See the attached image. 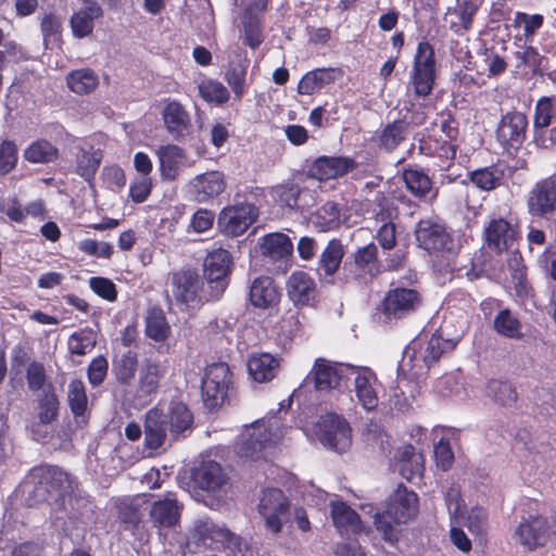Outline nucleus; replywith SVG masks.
<instances>
[{"label": "nucleus", "mask_w": 556, "mask_h": 556, "mask_svg": "<svg viewBox=\"0 0 556 556\" xmlns=\"http://www.w3.org/2000/svg\"><path fill=\"white\" fill-rule=\"evenodd\" d=\"M74 173L91 184L103 160V150L91 141H81L74 147Z\"/></svg>", "instance_id": "13"}, {"label": "nucleus", "mask_w": 556, "mask_h": 556, "mask_svg": "<svg viewBox=\"0 0 556 556\" xmlns=\"http://www.w3.org/2000/svg\"><path fill=\"white\" fill-rule=\"evenodd\" d=\"M408 128L409 124L401 119L388 124L380 135L381 146L388 151L395 149L405 139Z\"/></svg>", "instance_id": "46"}, {"label": "nucleus", "mask_w": 556, "mask_h": 556, "mask_svg": "<svg viewBox=\"0 0 556 556\" xmlns=\"http://www.w3.org/2000/svg\"><path fill=\"white\" fill-rule=\"evenodd\" d=\"M202 285V279L194 269H181L173 274V294L178 302L188 306L198 305L204 298L201 294Z\"/></svg>", "instance_id": "14"}, {"label": "nucleus", "mask_w": 556, "mask_h": 556, "mask_svg": "<svg viewBox=\"0 0 556 556\" xmlns=\"http://www.w3.org/2000/svg\"><path fill=\"white\" fill-rule=\"evenodd\" d=\"M257 215V208L253 204L230 205L222 210L217 225L224 235L238 237L249 229Z\"/></svg>", "instance_id": "9"}, {"label": "nucleus", "mask_w": 556, "mask_h": 556, "mask_svg": "<svg viewBox=\"0 0 556 556\" xmlns=\"http://www.w3.org/2000/svg\"><path fill=\"white\" fill-rule=\"evenodd\" d=\"M407 189L417 197H426L432 191L430 178L417 169H407L403 174Z\"/></svg>", "instance_id": "49"}, {"label": "nucleus", "mask_w": 556, "mask_h": 556, "mask_svg": "<svg viewBox=\"0 0 556 556\" xmlns=\"http://www.w3.org/2000/svg\"><path fill=\"white\" fill-rule=\"evenodd\" d=\"M279 367V359L269 353L254 354L248 361L249 374L257 382L271 380Z\"/></svg>", "instance_id": "32"}, {"label": "nucleus", "mask_w": 556, "mask_h": 556, "mask_svg": "<svg viewBox=\"0 0 556 556\" xmlns=\"http://www.w3.org/2000/svg\"><path fill=\"white\" fill-rule=\"evenodd\" d=\"M287 295L295 306L313 305L316 300V283L304 271L292 273L286 282Z\"/></svg>", "instance_id": "19"}, {"label": "nucleus", "mask_w": 556, "mask_h": 556, "mask_svg": "<svg viewBox=\"0 0 556 556\" xmlns=\"http://www.w3.org/2000/svg\"><path fill=\"white\" fill-rule=\"evenodd\" d=\"M170 328L161 309H151L146 320V333L154 341H164L169 334Z\"/></svg>", "instance_id": "45"}, {"label": "nucleus", "mask_w": 556, "mask_h": 556, "mask_svg": "<svg viewBox=\"0 0 556 556\" xmlns=\"http://www.w3.org/2000/svg\"><path fill=\"white\" fill-rule=\"evenodd\" d=\"M331 517L340 533H358L362 522L358 515L343 502L331 503Z\"/></svg>", "instance_id": "34"}, {"label": "nucleus", "mask_w": 556, "mask_h": 556, "mask_svg": "<svg viewBox=\"0 0 556 556\" xmlns=\"http://www.w3.org/2000/svg\"><path fill=\"white\" fill-rule=\"evenodd\" d=\"M40 29L43 36L45 46L61 41L62 23L55 14H46L40 22Z\"/></svg>", "instance_id": "55"}, {"label": "nucleus", "mask_w": 556, "mask_h": 556, "mask_svg": "<svg viewBox=\"0 0 556 556\" xmlns=\"http://www.w3.org/2000/svg\"><path fill=\"white\" fill-rule=\"evenodd\" d=\"M389 509L393 513L397 522H406L418 511L417 495L400 485L391 498Z\"/></svg>", "instance_id": "30"}, {"label": "nucleus", "mask_w": 556, "mask_h": 556, "mask_svg": "<svg viewBox=\"0 0 556 556\" xmlns=\"http://www.w3.org/2000/svg\"><path fill=\"white\" fill-rule=\"evenodd\" d=\"M494 330L508 339H521L522 325L520 320L507 308L497 313L493 320Z\"/></svg>", "instance_id": "40"}, {"label": "nucleus", "mask_w": 556, "mask_h": 556, "mask_svg": "<svg viewBox=\"0 0 556 556\" xmlns=\"http://www.w3.org/2000/svg\"><path fill=\"white\" fill-rule=\"evenodd\" d=\"M514 540L527 551H534L544 546L547 539V523L541 516H530L522 519L516 527Z\"/></svg>", "instance_id": "15"}, {"label": "nucleus", "mask_w": 556, "mask_h": 556, "mask_svg": "<svg viewBox=\"0 0 556 556\" xmlns=\"http://www.w3.org/2000/svg\"><path fill=\"white\" fill-rule=\"evenodd\" d=\"M435 60L434 51L430 43L424 41L417 46L414 56V65L410 73V83L417 96H428L434 84Z\"/></svg>", "instance_id": "5"}, {"label": "nucleus", "mask_w": 556, "mask_h": 556, "mask_svg": "<svg viewBox=\"0 0 556 556\" xmlns=\"http://www.w3.org/2000/svg\"><path fill=\"white\" fill-rule=\"evenodd\" d=\"M103 10L96 3L90 2L80 8L70 18V27L75 38L81 39L90 36L94 28V21L102 17Z\"/></svg>", "instance_id": "27"}, {"label": "nucleus", "mask_w": 556, "mask_h": 556, "mask_svg": "<svg viewBox=\"0 0 556 556\" xmlns=\"http://www.w3.org/2000/svg\"><path fill=\"white\" fill-rule=\"evenodd\" d=\"M194 485L208 493H225L229 488V477L216 462H203L192 473Z\"/></svg>", "instance_id": "17"}, {"label": "nucleus", "mask_w": 556, "mask_h": 556, "mask_svg": "<svg viewBox=\"0 0 556 556\" xmlns=\"http://www.w3.org/2000/svg\"><path fill=\"white\" fill-rule=\"evenodd\" d=\"M137 370V355L128 351L114 362L113 371L121 383H129Z\"/></svg>", "instance_id": "50"}, {"label": "nucleus", "mask_w": 556, "mask_h": 556, "mask_svg": "<svg viewBox=\"0 0 556 556\" xmlns=\"http://www.w3.org/2000/svg\"><path fill=\"white\" fill-rule=\"evenodd\" d=\"M31 479L37 502L46 501L47 494L56 493L62 495L72 489L70 476L51 466L36 468L31 472Z\"/></svg>", "instance_id": "10"}, {"label": "nucleus", "mask_w": 556, "mask_h": 556, "mask_svg": "<svg viewBox=\"0 0 556 556\" xmlns=\"http://www.w3.org/2000/svg\"><path fill=\"white\" fill-rule=\"evenodd\" d=\"M189 187L198 202L206 203L224 192L226 181L224 174L212 170L192 178Z\"/></svg>", "instance_id": "20"}, {"label": "nucleus", "mask_w": 556, "mask_h": 556, "mask_svg": "<svg viewBox=\"0 0 556 556\" xmlns=\"http://www.w3.org/2000/svg\"><path fill=\"white\" fill-rule=\"evenodd\" d=\"M400 473L407 480L420 478L424 472V456L413 446L400 448L395 456Z\"/></svg>", "instance_id": "33"}, {"label": "nucleus", "mask_w": 556, "mask_h": 556, "mask_svg": "<svg viewBox=\"0 0 556 556\" xmlns=\"http://www.w3.org/2000/svg\"><path fill=\"white\" fill-rule=\"evenodd\" d=\"M279 296L280 294L270 277H257L250 287V301L256 307L269 308L278 303Z\"/></svg>", "instance_id": "31"}, {"label": "nucleus", "mask_w": 556, "mask_h": 556, "mask_svg": "<svg viewBox=\"0 0 556 556\" xmlns=\"http://www.w3.org/2000/svg\"><path fill=\"white\" fill-rule=\"evenodd\" d=\"M419 342H413L404 352V358H415L421 361L426 367L432 366L439 361L446 348H453L450 341L443 340L439 336H432L425 346H419Z\"/></svg>", "instance_id": "25"}, {"label": "nucleus", "mask_w": 556, "mask_h": 556, "mask_svg": "<svg viewBox=\"0 0 556 556\" xmlns=\"http://www.w3.org/2000/svg\"><path fill=\"white\" fill-rule=\"evenodd\" d=\"M320 442L339 453L345 452L351 446V428L345 419L336 414H328L323 418Z\"/></svg>", "instance_id": "11"}, {"label": "nucleus", "mask_w": 556, "mask_h": 556, "mask_svg": "<svg viewBox=\"0 0 556 556\" xmlns=\"http://www.w3.org/2000/svg\"><path fill=\"white\" fill-rule=\"evenodd\" d=\"M161 175L166 180H175L185 166V152L175 144L162 146L156 150Z\"/></svg>", "instance_id": "29"}, {"label": "nucleus", "mask_w": 556, "mask_h": 556, "mask_svg": "<svg viewBox=\"0 0 556 556\" xmlns=\"http://www.w3.org/2000/svg\"><path fill=\"white\" fill-rule=\"evenodd\" d=\"M556 112V102L552 99H541L535 106L534 126L535 128H546L554 117Z\"/></svg>", "instance_id": "59"}, {"label": "nucleus", "mask_w": 556, "mask_h": 556, "mask_svg": "<svg viewBox=\"0 0 556 556\" xmlns=\"http://www.w3.org/2000/svg\"><path fill=\"white\" fill-rule=\"evenodd\" d=\"M543 16L541 14L529 15L523 12H518L515 15L514 24L518 27H523V35L526 40L532 38L535 31L543 25Z\"/></svg>", "instance_id": "61"}, {"label": "nucleus", "mask_w": 556, "mask_h": 556, "mask_svg": "<svg viewBox=\"0 0 556 556\" xmlns=\"http://www.w3.org/2000/svg\"><path fill=\"white\" fill-rule=\"evenodd\" d=\"M355 167V162L346 156H320L309 168L311 176L318 180H329L343 176Z\"/></svg>", "instance_id": "23"}, {"label": "nucleus", "mask_w": 556, "mask_h": 556, "mask_svg": "<svg viewBox=\"0 0 556 556\" xmlns=\"http://www.w3.org/2000/svg\"><path fill=\"white\" fill-rule=\"evenodd\" d=\"M354 378V389L356 397L362 406L371 410L378 405V396L375 389L377 382L376 375L367 367H354L350 371V378Z\"/></svg>", "instance_id": "22"}, {"label": "nucleus", "mask_w": 556, "mask_h": 556, "mask_svg": "<svg viewBox=\"0 0 556 556\" xmlns=\"http://www.w3.org/2000/svg\"><path fill=\"white\" fill-rule=\"evenodd\" d=\"M483 235L486 248L502 254L513 249L519 237V225L513 217L492 215L484 226Z\"/></svg>", "instance_id": "4"}, {"label": "nucleus", "mask_w": 556, "mask_h": 556, "mask_svg": "<svg viewBox=\"0 0 556 556\" xmlns=\"http://www.w3.org/2000/svg\"><path fill=\"white\" fill-rule=\"evenodd\" d=\"M532 215L544 216L556 210V185L553 181H543L532 190L528 201Z\"/></svg>", "instance_id": "28"}, {"label": "nucleus", "mask_w": 556, "mask_h": 556, "mask_svg": "<svg viewBox=\"0 0 556 556\" xmlns=\"http://www.w3.org/2000/svg\"><path fill=\"white\" fill-rule=\"evenodd\" d=\"M351 370V365L317 358L306 379L314 383L317 391L340 390L346 386Z\"/></svg>", "instance_id": "8"}, {"label": "nucleus", "mask_w": 556, "mask_h": 556, "mask_svg": "<svg viewBox=\"0 0 556 556\" xmlns=\"http://www.w3.org/2000/svg\"><path fill=\"white\" fill-rule=\"evenodd\" d=\"M152 189V180L150 176H139L130 186L129 195L136 203H142Z\"/></svg>", "instance_id": "64"}, {"label": "nucleus", "mask_w": 556, "mask_h": 556, "mask_svg": "<svg viewBox=\"0 0 556 556\" xmlns=\"http://www.w3.org/2000/svg\"><path fill=\"white\" fill-rule=\"evenodd\" d=\"M271 195L280 206L294 208L298 205L300 188L296 185H279L271 189Z\"/></svg>", "instance_id": "57"}, {"label": "nucleus", "mask_w": 556, "mask_h": 556, "mask_svg": "<svg viewBox=\"0 0 556 556\" xmlns=\"http://www.w3.org/2000/svg\"><path fill=\"white\" fill-rule=\"evenodd\" d=\"M291 503L285 493L277 488L264 489L258 497L256 511L266 531L273 535L282 532L283 526L291 515Z\"/></svg>", "instance_id": "3"}, {"label": "nucleus", "mask_w": 556, "mask_h": 556, "mask_svg": "<svg viewBox=\"0 0 556 556\" xmlns=\"http://www.w3.org/2000/svg\"><path fill=\"white\" fill-rule=\"evenodd\" d=\"M245 75L247 65L241 62L231 64L226 73V81L238 99L244 93Z\"/></svg>", "instance_id": "58"}, {"label": "nucleus", "mask_w": 556, "mask_h": 556, "mask_svg": "<svg viewBox=\"0 0 556 556\" xmlns=\"http://www.w3.org/2000/svg\"><path fill=\"white\" fill-rule=\"evenodd\" d=\"M422 302L420 293L410 288L391 289L383 300V313L388 317L403 318L414 313Z\"/></svg>", "instance_id": "12"}, {"label": "nucleus", "mask_w": 556, "mask_h": 556, "mask_svg": "<svg viewBox=\"0 0 556 556\" xmlns=\"http://www.w3.org/2000/svg\"><path fill=\"white\" fill-rule=\"evenodd\" d=\"M527 116L520 112L505 114L496 129V138L504 146L521 144L526 138Z\"/></svg>", "instance_id": "21"}, {"label": "nucleus", "mask_w": 556, "mask_h": 556, "mask_svg": "<svg viewBox=\"0 0 556 556\" xmlns=\"http://www.w3.org/2000/svg\"><path fill=\"white\" fill-rule=\"evenodd\" d=\"M230 384V370L224 363L212 364L206 367L202 380V399L204 405L214 409L226 400Z\"/></svg>", "instance_id": "6"}, {"label": "nucleus", "mask_w": 556, "mask_h": 556, "mask_svg": "<svg viewBox=\"0 0 556 556\" xmlns=\"http://www.w3.org/2000/svg\"><path fill=\"white\" fill-rule=\"evenodd\" d=\"M342 257V244L337 240H332L328 243L325 251L320 255V268L325 271L326 275L331 276L338 270Z\"/></svg>", "instance_id": "48"}, {"label": "nucleus", "mask_w": 556, "mask_h": 556, "mask_svg": "<svg viewBox=\"0 0 556 556\" xmlns=\"http://www.w3.org/2000/svg\"><path fill=\"white\" fill-rule=\"evenodd\" d=\"M181 509L182 505L172 493H168L163 498L152 503L149 516L156 529H169L179 523Z\"/></svg>", "instance_id": "18"}, {"label": "nucleus", "mask_w": 556, "mask_h": 556, "mask_svg": "<svg viewBox=\"0 0 556 556\" xmlns=\"http://www.w3.org/2000/svg\"><path fill=\"white\" fill-rule=\"evenodd\" d=\"M89 286L99 296L108 301H114L117 296L115 285L108 278L92 277Z\"/></svg>", "instance_id": "63"}, {"label": "nucleus", "mask_w": 556, "mask_h": 556, "mask_svg": "<svg viewBox=\"0 0 556 556\" xmlns=\"http://www.w3.org/2000/svg\"><path fill=\"white\" fill-rule=\"evenodd\" d=\"M260 248L262 254L274 260L288 256L293 251V244L289 237L285 233L274 232L264 236L261 239Z\"/></svg>", "instance_id": "36"}, {"label": "nucleus", "mask_w": 556, "mask_h": 556, "mask_svg": "<svg viewBox=\"0 0 556 556\" xmlns=\"http://www.w3.org/2000/svg\"><path fill=\"white\" fill-rule=\"evenodd\" d=\"M377 530L382 533L383 539L389 542H394L397 539V531L395 525L399 522L394 519L393 513L388 508L382 514H377L375 518Z\"/></svg>", "instance_id": "60"}, {"label": "nucleus", "mask_w": 556, "mask_h": 556, "mask_svg": "<svg viewBox=\"0 0 556 556\" xmlns=\"http://www.w3.org/2000/svg\"><path fill=\"white\" fill-rule=\"evenodd\" d=\"M25 159L33 163H49L58 159V149L47 140H37L25 150Z\"/></svg>", "instance_id": "47"}, {"label": "nucleus", "mask_w": 556, "mask_h": 556, "mask_svg": "<svg viewBox=\"0 0 556 556\" xmlns=\"http://www.w3.org/2000/svg\"><path fill=\"white\" fill-rule=\"evenodd\" d=\"M336 74H340V71L334 68H317L308 72L300 80L298 91L301 94H313L326 85L334 81Z\"/></svg>", "instance_id": "35"}, {"label": "nucleus", "mask_w": 556, "mask_h": 556, "mask_svg": "<svg viewBox=\"0 0 556 556\" xmlns=\"http://www.w3.org/2000/svg\"><path fill=\"white\" fill-rule=\"evenodd\" d=\"M278 421L260 420L245 429L237 451L241 457L251 460L266 458V452L280 439Z\"/></svg>", "instance_id": "2"}, {"label": "nucleus", "mask_w": 556, "mask_h": 556, "mask_svg": "<svg viewBox=\"0 0 556 556\" xmlns=\"http://www.w3.org/2000/svg\"><path fill=\"white\" fill-rule=\"evenodd\" d=\"M200 96L210 103L223 104L229 100L226 87L217 80H206L199 85Z\"/></svg>", "instance_id": "52"}, {"label": "nucleus", "mask_w": 556, "mask_h": 556, "mask_svg": "<svg viewBox=\"0 0 556 556\" xmlns=\"http://www.w3.org/2000/svg\"><path fill=\"white\" fill-rule=\"evenodd\" d=\"M167 415L157 408H152L146 414L144 443L149 450H157L166 441Z\"/></svg>", "instance_id": "26"}, {"label": "nucleus", "mask_w": 556, "mask_h": 556, "mask_svg": "<svg viewBox=\"0 0 556 556\" xmlns=\"http://www.w3.org/2000/svg\"><path fill=\"white\" fill-rule=\"evenodd\" d=\"M96 345V336L91 329L74 332L68 339V350L76 355H85Z\"/></svg>", "instance_id": "53"}, {"label": "nucleus", "mask_w": 556, "mask_h": 556, "mask_svg": "<svg viewBox=\"0 0 556 556\" xmlns=\"http://www.w3.org/2000/svg\"><path fill=\"white\" fill-rule=\"evenodd\" d=\"M38 419L41 425L51 424L58 416L59 400L54 387L48 384L43 392L38 396Z\"/></svg>", "instance_id": "41"}, {"label": "nucleus", "mask_w": 556, "mask_h": 556, "mask_svg": "<svg viewBox=\"0 0 556 556\" xmlns=\"http://www.w3.org/2000/svg\"><path fill=\"white\" fill-rule=\"evenodd\" d=\"M477 10L478 5L471 0L459 2L456 9L447 13L451 29L455 33L469 29Z\"/></svg>", "instance_id": "39"}, {"label": "nucleus", "mask_w": 556, "mask_h": 556, "mask_svg": "<svg viewBox=\"0 0 556 556\" xmlns=\"http://www.w3.org/2000/svg\"><path fill=\"white\" fill-rule=\"evenodd\" d=\"M503 176L504 173L501 169L494 166H489L471 172L469 174V179L479 189L490 191L500 186Z\"/></svg>", "instance_id": "44"}, {"label": "nucleus", "mask_w": 556, "mask_h": 556, "mask_svg": "<svg viewBox=\"0 0 556 556\" xmlns=\"http://www.w3.org/2000/svg\"><path fill=\"white\" fill-rule=\"evenodd\" d=\"M243 546L241 538L208 517L193 520L186 533L185 548L190 553L227 548L237 554L242 552Z\"/></svg>", "instance_id": "1"}, {"label": "nucleus", "mask_w": 556, "mask_h": 556, "mask_svg": "<svg viewBox=\"0 0 556 556\" xmlns=\"http://www.w3.org/2000/svg\"><path fill=\"white\" fill-rule=\"evenodd\" d=\"M162 118L167 132L174 138L179 139L188 135L191 127L189 113L176 100L166 101L162 110Z\"/></svg>", "instance_id": "24"}, {"label": "nucleus", "mask_w": 556, "mask_h": 556, "mask_svg": "<svg viewBox=\"0 0 556 556\" xmlns=\"http://www.w3.org/2000/svg\"><path fill=\"white\" fill-rule=\"evenodd\" d=\"M485 395L501 406H511L517 401L515 388L507 381L490 380L486 384Z\"/></svg>", "instance_id": "42"}, {"label": "nucleus", "mask_w": 556, "mask_h": 556, "mask_svg": "<svg viewBox=\"0 0 556 556\" xmlns=\"http://www.w3.org/2000/svg\"><path fill=\"white\" fill-rule=\"evenodd\" d=\"M231 266L232 257L227 250L216 249L207 254L204 260V277L211 291L206 300H215L223 294Z\"/></svg>", "instance_id": "7"}, {"label": "nucleus", "mask_w": 556, "mask_h": 556, "mask_svg": "<svg viewBox=\"0 0 556 556\" xmlns=\"http://www.w3.org/2000/svg\"><path fill=\"white\" fill-rule=\"evenodd\" d=\"M312 224L320 231H329L338 228L341 224L338 205L334 202L325 203L312 216Z\"/></svg>", "instance_id": "43"}, {"label": "nucleus", "mask_w": 556, "mask_h": 556, "mask_svg": "<svg viewBox=\"0 0 556 556\" xmlns=\"http://www.w3.org/2000/svg\"><path fill=\"white\" fill-rule=\"evenodd\" d=\"M167 415V425L173 437L191 429L193 415L184 403H173Z\"/></svg>", "instance_id": "38"}, {"label": "nucleus", "mask_w": 556, "mask_h": 556, "mask_svg": "<svg viewBox=\"0 0 556 556\" xmlns=\"http://www.w3.org/2000/svg\"><path fill=\"white\" fill-rule=\"evenodd\" d=\"M26 382L28 389L33 392H37L47 388L48 377L46 374L45 366L39 362H30L26 367Z\"/></svg>", "instance_id": "56"}, {"label": "nucleus", "mask_w": 556, "mask_h": 556, "mask_svg": "<svg viewBox=\"0 0 556 556\" xmlns=\"http://www.w3.org/2000/svg\"><path fill=\"white\" fill-rule=\"evenodd\" d=\"M415 233L419 245L429 252H451L454 249L453 240L445 228L429 219L420 220Z\"/></svg>", "instance_id": "16"}, {"label": "nucleus", "mask_w": 556, "mask_h": 556, "mask_svg": "<svg viewBox=\"0 0 556 556\" xmlns=\"http://www.w3.org/2000/svg\"><path fill=\"white\" fill-rule=\"evenodd\" d=\"M67 87L77 94H88L99 85V76L90 68L72 71L66 76Z\"/></svg>", "instance_id": "37"}, {"label": "nucleus", "mask_w": 556, "mask_h": 556, "mask_svg": "<svg viewBox=\"0 0 556 556\" xmlns=\"http://www.w3.org/2000/svg\"><path fill=\"white\" fill-rule=\"evenodd\" d=\"M164 370L162 366L152 361L147 359L140 369V386L146 392H152L156 389Z\"/></svg>", "instance_id": "51"}, {"label": "nucleus", "mask_w": 556, "mask_h": 556, "mask_svg": "<svg viewBox=\"0 0 556 556\" xmlns=\"http://www.w3.org/2000/svg\"><path fill=\"white\" fill-rule=\"evenodd\" d=\"M67 401L74 415L80 416L85 413L88 400L83 381H71L68 384Z\"/></svg>", "instance_id": "54"}, {"label": "nucleus", "mask_w": 556, "mask_h": 556, "mask_svg": "<svg viewBox=\"0 0 556 556\" xmlns=\"http://www.w3.org/2000/svg\"><path fill=\"white\" fill-rule=\"evenodd\" d=\"M376 202L379 210L376 212L377 220L382 223H393V220L397 217L399 212L394 202L390 199H387L383 194H377Z\"/></svg>", "instance_id": "62"}]
</instances>
